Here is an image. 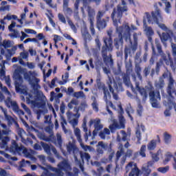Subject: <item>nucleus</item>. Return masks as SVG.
<instances>
[{"label":"nucleus","mask_w":176,"mask_h":176,"mask_svg":"<svg viewBox=\"0 0 176 176\" xmlns=\"http://www.w3.org/2000/svg\"><path fill=\"white\" fill-rule=\"evenodd\" d=\"M2 46L4 49H9V47H12V41L10 40H3Z\"/></svg>","instance_id":"41"},{"label":"nucleus","mask_w":176,"mask_h":176,"mask_svg":"<svg viewBox=\"0 0 176 176\" xmlns=\"http://www.w3.org/2000/svg\"><path fill=\"white\" fill-rule=\"evenodd\" d=\"M58 17L60 20V21H61V23H63V24H67V20H65V16H64V15L61 13H59L58 14Z\"/></svg>","instance_id":"52"},{"label":"nucleus","mask_w":176,"mask_h":176,"mask_svg":"<svg viewBox=\"0 0 176 176\" xmlns=\"http://www.w3.org/2000/svg\"><path fill=\"white\" fill-rule=\"evenodd\" d=\"M21 74H23V69L21 67H17L14 70V79L16 93H24V91H25V89H24V85H23V80Z\"/></svg>","instance_id":"10"},{"label":"nucleus","mask_w":176,"mask_h":176,"mask_svg":"<svg viewBox=\"0 0 176 176\" xmlns=\"http://www.w3.org/2000/svg\"><path fill=\"white\" fill-rule=\"evenodd\" d=\"M119 123L116 120H113V123L109 125V129L104 128L103 132L107 135H109L111 133H115L116 130H120L122 129L126 128V119H124V116L122 115L119 116L118 117Z\"/></svg>","instance_id":"9"},{"label":"nucleus","mask_w":176,"mask_h":176,"mask_svg":"<svg viewBox=\"0 0 176 176\" xmlns=\"http://www.w3.org/2000/svg\"><path fill=\"white\" fill-rule=\"evenodd\" d=\"M121 134H122V138L120 137V135H118L116 138L117 142H126L127 141V133H126V131H121Z\"/></svg>","instance_id":"27"},{"label":"nucleus","mask_w":176,"mask_h":176,"mask_svg":"<svg viewBox=\"0 0 176 176\" xmlns=\"http://www.w3.org/2000/svg\"><path fill=\"white\" fill-rule=\"evenodd\" d=\"M133 72V64L131 62L126 63V73L122 72V69L120 66L118 67V70L116 72V75H120V74H126L130 76L131 74Z\"/></svg>","instance_id":"16"},{"label":"nucleus","mask_w":176,"mask_h":176,"mask_svg":"<svg viewBox=\"0 0 176 176\" xmlns=\"http://www.w3.org/2000/svg\"><path fill=\"white\" fill-rule=\"evenodd\" d=\"M164 141L166 144H170L171 142V135L167 132L164 133Z\"/></svg>","instance_id":"35"},{"label":"nucleus","mask_w":176,"mask_h":176,"mask_svg":"<svg viewBox=\"0 0 176 176\" xmlns=\"http://www.w3.org/2000/svg\"><path fill=\"white\" fill-rule=\"evenodd\" d=\"M113 31L110 29L107 30V36L103 37V45L102 46L101 54L105 65L113 67V59H112V54L108 55V52L113 50V39L112 35Z\"/></svg>","instance_id":"3"},{"label":"nucleus","mask_w":176,"mask_h":176,"mask_svg":"<svg viewBox=\"0 0 176 176\" xmlns=\"http://www.w3.org/2000/svg\"><path fill=\"white\" fill-rule=\"evenodd\" d=\"M67 23L69 24V25L71 27L72 30L74 32H76L77 29H76V26H75V24H74V22H72V21L71 20H68Z\"/></svg>","instance_id":"51"},{"label":"nucleus","mask_w":176,"mask_h":176,"mask_svg":"<svg viewBox=\"0 0 176 176\" xmlns=\"http://www.w3.org/2000/svg\"><path fill=\"white\" fill-rule=\"evenodd\" d=\"M170 170V166H166L165 167H160L157 168V171L162 173V174H166Z\"/></svg>","instance_id":"43"},{"label":"nucleus","mask_w":176,"mask_h":176,"mask_svg":"<svg viewBox=\"0 0 176 176\" xmlns=\"http://www.w3.org/2000/svg\"><path fill=\"white\" fill-rule=\"evenodd\" d=\"M150 153L151 155V157L153 162H157L158 160H160V158L159 157V153H153L152 152H150Z\"/></svg>","instance_id":"48"},{"label":"nucleus","mask_w":176,"mask_h":176,"mask_svg":"<svg viewBox=\"0 0 176 176\" xmlns=\"http://www.w3.org/2000/svg\"><path fill=\"white\" fill-rule=\"evenodd\" d=\"M95 67H96V69H98V68L102 67V61L100 59H98L95 62Z\"/></svg>","instance_id":"54"},{"label":"nucleus","mask_w":176,"mask_h":176,"mask_svg":"<svg viewBox=\"0 0 176 176\" xmlns=\"http://www.w3.org/2000/svg\"><path fill=\"white\" fill-rule=\"evenodd\" d=\"M174 157H175L173 153H171V152H166V153L165 154V158L162 162L164 166H166V164H168V162L171 161V159H174Z\"/></svg>","instance_id":"25"},{"label":"nucleus","mask_w":176,"mask_h":176,"mask_svg":"<svg viewBox=\"0 0 176 176\" xmlns=\"http://www.w3.org/2000/svg\"><path fill=\"white\" fill-rule=\"evenodd\" d=\"M6 105L8 107V108H10V107L12 108V111L15 112V113H17V115L19 116H23L24 111L19 107V104H17V102L12 101V99L8 97L5 100Z\"/></svg>","instance_id":"13"},{"label":"nucleus","mask_w":176,"mask_h":176,"mask_svg":"<svg viewBox=\"0 0 176 176\" xmlns=\"http://www.w3.org/2000/svg\"><path fill=\"white\" fill-rule=\"evenodd\" d=\"M67 151L68 153H77V152L79 151L78 147L76 146L71 142L69 143V145L67 146Z\"/></svg>","instance_id":"24"},{"label":"nucleus","mask_w":176,"mask_h":176,"mask_svg":"<svg viewBox=\"0 0 176 176\" xmlns=\"http://www.w3.org/2000/svg\"><path fill=\"white\" fill-rule=\"evenodd\" d=\"M143 74L144 78H148V76L149 75V74H151V67L148 66L144 67V69L143 70Z\"/></svg>","instance_id":"45"},{"label":"nucleus","mask_w":176,"mask_h":176,"mask_svg":"<svg viewBox=\"0 0 176 176\" xmlns=\"http://www.w3.org/2000/svg\"><path fill=\"white\" fill-rule=\"evenodd\" d=\"M131 50L128 47H125L124 50V59L127 60V58H129V53H130Z\"/></svg>","instance_id":"58"},{"label":"nucleus","mask_w":176,"mask_h":176,"mask_svg":"<svg viewBox=\"0 0 176 176\" xmlns=\"http://www.w3.org/2000/svg\"><path fill=\"white\" fill-rule=\"evenodd\" d=\"M138 176L140 175V169H138V167L137 166H135L131 170V172L129 174V176Z\"/></svg>","instance_id":"33"},{"label":"nucleus","mask_w":176,"mask_h":176,"mask_svg":"<svg viewBox=\"0 0 176 176\" xmlns=\"http://www.w3.org/2000/svg\"><path fill=\"white\" fill-rule=\"evenodd\" d=\"M157 89H163L164 87V80L163 78H160L159 81L155 83Z\"/></svg>","instance_id":"36"},{"label":"nucleus","mask_w":176,"mask_h":176,"mask_svg":"<svg viewBox=\"0 0 176 176\" xmlns=\"http://www.w3.org/2000/svg\"><path fill=\"white\" fill-rule=\"evenodd\" d=\"M122 76L123 83L126 86V87H131V90L134 94L137 95V91L133 87V84H131V81L130 80V76L128 74H121Z\"/></svg>","instance_id":"17"},{"label":"nucleus","mask_w":176,"mask_h":176,"mask_svg":"<svg viewBox=\"0 0 176 176\" xmlns=\"http://www.w3.org/2000/svg\"><path fill=\"white\" fill-rule=\"evenodd\" d=\"M142 109H144V107L141 104V103H139L138 105V115H142Z\"/></svg>","instance_id":"61"},{"label":"nucleus","mask_w":176,"mask_h":176,"mask_svg":"<svg viewBox=\"0 0 176 176\" xmlns=\"http://www.w3.org/2000/svg\"><path fill=\"white\" fill-rule=\"evenodd\" d=\"M154 8L155 10L151 12V15L149 12L144 13V16H143L144 25H146L147 20L148 24H157L161 30L166 32L171 31L164 23H160V21H163V16L162 15V10L157 7V4H155Z\"/></svg>","instance_id":"4"},{"label":"nucleus","mask_w":176,"mask_h":176,"mask_svg":"<svg viewBox=\"0 0 176 176\" xmlns=\"http://www.w3.org/2000/svg\"><path fill=\"white\" fill-rule=\"evenodd\" d=\"M58 168H54L53 166H50L49 170L50 171H53V173H50L49 170H47L45 173L46 176H64V173L63 171H65L67 173V171H71L72 170V168L71 167V164H69V162H68V160H64L63 161L59 162L57 165Z\"/></svg>","instance_id":"7"},{"label":"nucleus","mask_w":176,"mask_h":176,"mask_svg":"<svg viewBox=\"0 0 176 176\" xmlns=\"http://www.w3.org/2000/svg\"><path fill=\"white\" fill-rule=\"evenodd\" d=\"M1 140V142L0 143V146L1 148H9L8 146V142H9V141H10V138L6 136H1V138L0 139Z\"/></svg>","instance_id":"26"},{"label":"nucleus","mask_w":176,"mask_h":176,"mask_svg":"<svg viewBox=\"0 0 176 176\" xmlns=\"http://www.w3.org/2000/svg\"><path fill=\"white\" fill-rule=\"evenodd\" d=\"M96 83L98 90H102L103 91V100L106 103V109L108 113L110 114L111 116H112L113 115V113L112 112V111H111V109H109V107H111V108H112L113 109H116V107H115L112 101H111V92H109V90H108V87L105 86V84L101 82V80L97 79Z\"/></svg>","instance_id":"5"},{"label":"nucleus","mask_w":176,"mask_h":176,"mask_svg":"<svg viewBox=\"0 0 176 176\" xmlns=\"http://www.w3.org/2000/svg\"><path fill=\"white\" fill-rule=\"evenodd\" d=\"M83 96H85V94L82 91L74 92L73 94V96L76 97V98H79V97H83Z\"/></svg>","instance_id":"53"},{"label":"nucleus","mask_w":176,"mask_h":176,"mask_svg":"<svg viewBox=\"0 0 176 176\" xmlns=\"http://www.w3.org/2000/svg\"><path fill=\"white\" fill-rule=\"evenodd\" d=\"M83 4V6H88L90 3H94L96 5H100L101 3V0H81Z\"/></svg>","instance_id":"30"},{"label":"nucleus","mask_w":176,"mask_h":176,"mask_svg":"<svg viewBox=\"0 0 176 176\" xmlns=\"http://www.w3.org/2000/svg\"><path fill=\"white\" fill-rule=\"evenodd\" d=\"M165 6L166 13L170 14L171 12V3H170V1L165 3Z\"/></svg>","instance_id":"46"},{"label":"nucleus","mask_w":176,"mask_h":176,"mask_svg":"<svg viewBox=\"0 0 176 176\" xmlns=\"http://www.w3.org/2000/svg\"><path fill=\"white\" fill-rule=\"evenodd\" d=\"M156 46L160 56H162V58L160 59V61L156 63L155 71L157 74H159V72H160V67H162V65L164 64V62L166 65H170L172 69L175 70V66H174V61L171 58V54H170V53H168L167 55L164 54V52H163V50L162 49V45H160V43H157Z\"/></svg>","instance_id":"6"},{"label":"nucleus","mask_w":176,"mask_h":176,"mask_svg":"<svg viewBox=\"0 0 176 176\" xmlns=\"http://www.w3.org/2000/svg\"><path fill=\"white\" fill-rule=\"evenodd\" d=\"M96 15V12L93 10H89L88 12V17L89 23H94V16Z\"/></svg>","instance_id":"38"},{"label":"nucleus","mask_w":176,"mask_h":176,"mask_svg":"<svg viewBox=\"0 0 176 176\" xmlns=\"http://www.w3.org/2000/svg\"><path fill=\"white\" fill-rule=\"evenodd\" d=\"M123 153H124V150H123V148H121L120 151H118L116 156V164H118V162H119V160L120 159V157L122 156V155H123Z\"/></svg>","instance_id":"39"},{"label":"nucleus","mask_w":176,"mask_h":176,"mask_svg":"<svg viewBox=\"0 0 176 176\" xmlns=\"http://www.w3.org/2000/svg\"><path fill=\"white\" fill-rule=\"evenodd\" d=\"M153 56L151 57L149 60L150 64L152 65L155 64V56H156V50H155V47L152 46Z\"/></svg>","instance_id":"42"},{"label":"nucleus","mask_w":176,"mask_h":176,"mask_svg":"<svg viewBox=\"0 0 176 176\" xmlns=\"http://www.w3.org/2000/svg\"><path fill=\"white\" fill-rule=\"evenodd\" d=\"M108 87L109 89L110 93H111L113 96V98L116 100V101H118L119 100V95L118 94L115 93V89L112 87V79L109 78V82L108 84Z\"/></svg>","instance_id":"22"},{"label":"nucleus","mask_w":176,"mask_h":176,"mask_svg":"<svg viewBox=\"0 0 176 176\" xmlns=\"http://www.w3.org/2000/svg\"><path fill=\"white\" fill-rule=\"evenodd\" d=\"M0 108L4 113L5 119L8 123V126H12L13 123H16V120H14V118H13V117H12L11 116L8 115V112L6 111V110H5V109H3V107H2V106H0Z\"/></svg>","instance_id":"20"},{"label":"nucleus","mask_w":176,"mask_h":176,"mask_svg":"<svg viewBox=\"0 0 176 176\" xmlns=\"http://www.w3.org/2000/svg\"><path fill=\"white\" fill-rule=\"evenodd\" d=\"M104 14H105V12L104 11H98L96 14V27L99 30L106 28L107 23L109 21V16L106 17V19H102Z\"/></svg>","instance_id":"12"},{"label":"nucleus","mask_w":176,"mask_h":176,"mask_svg":"<svg viewBox=\"0 0 176 176\" xmlns=\"http://www.w3.org/2000/svg\"><path fill=\"white\" fill-rule=\"evenodd\" d=\"M57 141L58 145L61 146L63 145V138H61L60 135H57Z\"/></svg>","instance_id":"64"},{"label":"nucleus","mask_w":176,"mask_h":176,"mask_svg":"<svg viewBox=\"0 0 176 176\" xmlns=\"http://www.w3.org/2000/svg\"><path fill=\"white\" fill-rule=\"evenodd\" d=\"M78 102L76 99L73 98L72 99V100L70 101V102L68 103L67 107L69 108V109H72V108H74V105H78Z\"/></svg>","instance_id":"40"},{"label":"nucleus","mask_w":176,"mask_h":176,"mask_svg":"<svg viewBox=\"0 0 176 176\" xmlns=\"http://www.w3.org/2000/svg\"><path fill=\"white\" fill-rule=\"evenodd\" d=\"M89 126L91 127L94 124V130L92 132L93 137H96L100 130H102L104 125L101 124V120L100 118H96L95 120H90L89 122Z\"/></svg>","instance_id":"14"},{"label":"nucleus","mask_w":176,"mask_h":176,"mask_svg":"<svg viewBox=\"0 0 176 176\" xmlns=\"http://www.w3.org/2000/svg\"><path fill=\"white\" fill-rule=\"evenodd\" d=\"M132 156H133V150L128 149L125 155L121 159V161H120L121 166H123L126 163V160H127V157H131Z\"/></svg>","instance_id":"23"},{"label":"nucleus","mask_w":176,"mask_h":176,"mask_svg":"<svg viewBox=\"0 0 176 176\" xmlns=\"http://www.w3.org/2000/svg\"><path fill=\"white\" fill-rule=\"evenodd\" d=\"M135 89L140 93L141 97L142 98L143 102H145L148 100V97L150 98V102L153 108H159V102L162 100L160 96V91L158 89L155 90V87L151 84L144 87H140V82L135 83Z\"/></svg>","instance_id":"2"},{"label":"nucleus","mask_w":176,"mask_h":176,"mask_svg":"<svg viewBox=\"0 0 176 176\" xmlns=\"http://www.w3.org/2000/svg\"><path fill=\"white\" fill-rule=\"evenodd\" d=\"M28 97L27 98V101L34 105V107H36L37 108H45L46 107V101H45V98L46 96L43 95V94H37L35 96L34 100H31L30 98H33L34 96L32 94H29Z\"/></svg>","instance_id":"11"},{"label":"nucleus","mask_w":176,"mask_h":176,"mask_svg":"<svg viewBox=\"0 0 176 176\" xmlns=\"http://www.w3.org/2000/svg\"><path fill=\"white\" fill-rule=\"evenodd\" d=\"M113 87L118 92L124 91V88H123V82H119L117 84L116 81H114Z\"/></svg>","instance_id":"32"},{"label":"nucleus","mask_w":176,"mask_h":176,"mask_svg":"<svg viewBox=\"0 0 176 176\" xmlns=\"http://www.w3.org/2000/svg\"><path fill=\"white\" fill-rule=\"evenodd\" d=\"M173 109V106H169V109H166L164 111V115L166 117L171 116V113H170V110Z\"/></svg>","instance_id":"62"},{"label":"nucleus","mask_w":176,"mask_h":176,"mask_svg":"<svg viewBox=\"0 0 176 176\" xmlns=\"http://www.w3.org/2000/svg\"><path fill=\"white\" fill-rule=\"evenodd\" d=\"M95 43L97 50H101V41H100V38H98V37L95 39Z\"/></svg>","instance_id":"50"},{"label":"nucleus","mask_w":176,"mask_h":176,"mask_svg":"<svg viewBox=\"0 0 176 176\" xmlns=\"http://www.w3.org/2000/svg\"><path fill=\"white\" fill-rule=\"evenodd\" d=\"M21 107L25 111V112H27V113L31 115V110L30 108H28V107H27V105H25V104L21 103Z\"/></svg>","instance_id":"55"},{"label":"nucleus","mask_w":176,"mask_h":176,"mask_svg":"<svg viewBox=\"0 0 176 176\" xmlns=\"http://www.w3.org/2000/svg\"><path fill=\"white\" fill-rule=\"evenodd\" d=\"M90 31L91 35L96 34V30L94 29V22H90Z\"/></svg>","instance_id":"56"},{"label":"nucleus","mask_w":176,"mask_h":176,"mask_svg":"<svg viewBox=\"0 0 176 176\" xmlns=\"http://www.w3.org/2000/svg\"><path fill=\"white\" fill-rule=\"evenodd\" d=\"M17 50V47L14 46L12 47V49H7V53L9 54V56H13L15 54L16 51Z\"/></svg>","instance_id":"44"},{"label":"nucleus","mask_w":176,"mask_h":176,"mask_svg":"<svg viewBox=\"0 0 176 176\" xmlns=\"http://www.w3.org/2000/svg\"><path fill=\"white\" fill-rule=\"evenodd\" d=\"M75 135H76L79 144H81L82 143V136L80 135V129H79V128L76 129Z\"/></svg>","instance_id":"37"},{"label":"nucleus","mask_w":176,"mask_h":176,"mask_svg":"<svg viewBox=\"0 0 176 176\" xmlns=\"http://www.w3.org/2000/svg\"><path fill=\"white\" fill-rule=\"evenodd\" d=\"M41 145L47 155H52V147L49 144L43 142H41Z\"/></svg>","instance_id":"28"},{"label":"nucleus","mask_w":176,"mask_h":176,"mask_svg":"<svg viewBox=\"0 0 176 176\" xmlns=\"http://www.w3.org/2000/svg\"><path fill=\"white\" fill-rule=\"evenodd\" d=\"M135 71L136 74H140L141 73L142 68L141 66L140 65V63H136L135 65Z\"/></svg>","instance_id":"57"},{"label":"nucleus","mask_w":176,"mask_h":176,"mask_svg":"<svg viewBox=\"0 0 176 176\" xmlns=\"http://www.w3.org/2000/svg\"><path fill=\"white\" fill-rule=\"evenodd\" d=\"M21 36H20V40L21 42H23V41H24V39H25V38H28V36H30L28 34H25V32L21 31Z\"/></svg>","instance_id":"60"},{"label":"nucleus","mask_w":176,"mask_h":176,"mask_svg":"<svg viewBox=\"0 0 176 176\" xmlns=\"http://www.w3.org/2000/svg\"><path fill=\"white\" fill-rule=\"evenodd\" d=\"M45 131L47 133H49L50 135V138L52 140V138H54V135L53 134V130L52 129V128H50V126H47L45 127Z\"/></svg>","instance_id":"49"},{"label":"nucleus","mask_w":176,"mask_h":176,"mask_svg":"<svg viewBox=\"0 0 176 176\" xmlns=\"http://www.w3.org/2000/svg\"><path fill=\"white\" fill-rule=\"evenodd\" d=\"M32 130L38 133V137L40 138V140H43V141H45V142H50V141H52V139L50 138V136L47 137L46 135H45V133L39 132V131L35 129L34 126H32Z\"/></svg>","instance_id":"21"},{"label":"nucleus","mask_w":176,"mask_h":176,"mask_svg":"<svg viewBox=\"0 0 176 176\" xmlns=\"http://www.w3.org/2000/svg\"><path fill=\"white\" fill-rule=\"evenodd\" d=\"M127 6H124L123 7L120 5L117 6V9L113 8V12L111 13V19L113 20V25L116 27V31L118 34V37L115 38L113 40L114 47L117 50L120 49V46L123 47L124 42L123 41V38L125 42H129L131 45V50L133 52H135L138 49V34L137 33H133V43L131 41V28L129 25H124L119 27V23L123 17V13L127 12Z\"/></svg>","instance_id":"1"},{"label":"nucleus","mask_w":176,"mask_h":176,"mask_svg":"<svg viewBox=\"0 0 176 176\" xmlns=\"http://www.w3.org/2000/svg\"><path fill=\"white\" fill-rule=\"evenodd\" d=\"M108 148V144H104V142H98L96 145V152L98 155H104V151H107Z\"/></svg>","instance_id":"19"},{"label":"nucleus","mask_w":176,"mask_h":176,"mask_svg":"<svg viewBox=\"0 0 176 176\" xmlns=\"http://www.w3.org/2000/svg\"><path fill=\"white\" fill-rule=\"evenodd\" d=\"M157 142L158 144H160L161 142L160 136L159 135H157V140H152L148 143V151H155L157 146Z\"/></svg>","instance_id":"18"},{"label":"nucleus","mask_w":176,"mask_h":176,"mask_svg":"<svg viewBox=\"0 0 176 176\" xmlns=\"http://www.w3.org/2000/svg\"><path fill=\"white\" fill-rule=\"evenodd\" d=\"M135 135L138 138V144H141V140H142V135L141 134V130L140 129V124H138V127L136 128Z\"/></svg>","instance_id":"31"},{"label":"nucleus","mask_w":176,"mask_h":176,"mask_svg":"<svg viewBox=\"0 0 176 176\" xmlns=\"http://www.w3.org/2000/svg\"><path fill=\"white\" fill-rule=\"evenodd\" d=\"M9 152L12 153V155H16V153H20L21 152L27 153L28 151L26 148H24L23 146H19L16 140H12V145L9 148Z\"/></svg>","instance_id":"15"},{"label":"nucleus","mask_w":176,"mask_h":176,"mask_svg":"<svg viewBox=\"0 0 176 176\" xmlns=\"http://www.w3.org/2000/svg\"><path fill=\"white\" fill-rule=\"evenodd\" d=\"M69 3V0H63V10L67 13V14H71L72 13V9L68 7Z\"/></svg>","instance_id":"29"},{"label":"nucleus","mask_w":176,"mask_h":176,"mask_svg":"<svg viewBox=\"0 0 176 176\" xmlns=\"http://www.w3.org/2000/svg\"><path fill=\"white\" fill-rule=\"evenodd\" d=\"M145 152H146V145L143 144L140 148V150L139 151V155L142 157H146V153H145Z\"/></svg>","instance_id":"34"},{"label":"nucleus","mask_w":176,"mask_h":176,"mask_svg":"<svg viewBox=\"0 0 176 176\" xmlns=\"http://www.w3.org/2000/svg\"><path fill=\"white\" fill-rule=\"evenodd\" d=\"M175 80L173 78V76H169V82L168 87L166 88V93L168 96V107H173L175 111H176V89L174 87V83Z\"/></svg>","instance_id":"8"},{"label":"nucleus","mask_w":176,"mask_h":176,"mask_svg":"<svg viewBox=\"0 0 176 176\" xmlns=\"http://www.w3.org/2000/svg\"><path fill=\"white\" fill-rule=\"evenodd\" d=\"M0 155H3V156H4V157H6V159H8V160H10L12 157L10 155L6 153L3 151H0Z\"/></svg>","instance_id":"59"},{"label":"nucleus","mask_w":176,"mask_h":176,"mask_svg":"<svg viewBox=\"0 0 176 176\" xmlns=\"http://www.w3.org/2000/svg\"><path fill=\"white\" fill-rule=\"evenodd\" d=\"M79 109H80V107H75L74 109V112H75V114H73V116H74L75 118H77V119H78V118H80V113H79Z\"/></svg>","instance_id":"47"},{"label":"nucleus","mask_w":176,"mask_h":176,"mask_svg":"<svg viewBox=\"0 0 176 176\" xmlns=\"http://www.w3.org/2000/svg\"><path fill=\"white\" fill-rule=\"evenodd\" d=\"M171 47L173 56H176V44L171 43Z\"/></svg>","instance_id":"63"}]
</instances>
